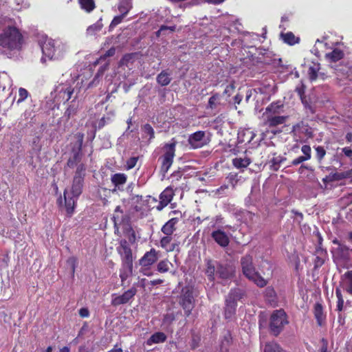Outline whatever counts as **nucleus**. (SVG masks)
<instances>
[{"instance_id": "f257e3e1", "label": "nucleus", "mask_w": 352, "mask_h": 352, "mask_svg": "<svg viewBox=\"0 0 352 352\" xmlns=\"http://www.w3.org/2000/svg\"><path fill=\"white\" fill-rule=\"evenodd\" d=\"M84 170L82 166L78 168L71 189H65L64 191L65 207L67 214L69 217L74 214L76 201L82 192L83 177L80 172Z\"/></svg>"}, {"instance_id": "f03ea898", "label": "nucleus", "mask_w": 352, "mask_h": 352, "mask_svg": "<svg viewBox=\"0 0 352 352\" xmlns=\"http://www.w3.org/2000/svg\"><path fill=\"white\" fill-rule=\"evenodd\" d=\"M23 43V37L19 30L14 27L9 26L0 34V46L3 52H18L21 50Z\"/></svg>"}, {"instance_id": "7ed1b4c3", "label": "nucleus", "mask_w": 352, "mask_h": 352, "mask_svg": "<svg viewBox=\"0 0 352 352\" xmlns=\"http://www.w3.org/2000/svg\"><path fill=\"white\" fill-rule=\"evenodd\" d=\"M241 264L243 274L249 280L261 287L266 285L267 281L255 271L252 264V257L250 255H245L242 257Z\"/></svg>"}, {"instance_id": "20e7f679", "label": "nucleus", "mask_w": 352, "mask_h": 352, "mask_svg": "<svg viewBox=\"0 0 352 352\" xmlns=\"http://www.w3.org/2000/svg\"><path fill=\"white\" fill-rule=\"evenodd\" d=\"M287 324V315L283 309L273 311L270 320V329L273 335L276 336L279 335L284 327Z\"/></svg>"}, {"instance_id": "39448f33", "label": "nucleus", "mask_w": 352, "mask_h": 352, "mask_svg": "<svg viewBox=\"0 0 352 352\" xmlns=\"http://www.w3.org/2000/svg\"><path fill=\"white\" fill-rule=\"evenodd\" d=\"M244 294L240 289H234L228 294L226 300L225 317L232 319L235 314L236 302L243 297Z\"/></svg>"}, {"instance_id": "423d86ee", "label": "nucleus", "mask_w": 352, "mask_h": 352, "mask_svg": "<svg viewBox=\"0 0 352 352\" xmlns=\"http://www.w3.org/2000/svg\"><path fill=\"white\" fill-rule=\"evenodd\" d=\"M74 93V88L68 82L61 83L56 87L54 94L57 102H65L71 99Z\"/></svg>"}, {"instance_id": "0eeeda50", "label": "nucleus", "mask_w": 352, "mask_h": 352, "mask_svg": "<svg viewBox=\"0 0 352 352\" xmlns=\"http://www.w3.org/2000/svg\"><path fill=\"white\" fill-rule=\"evenodd\" d=\"M176 141L173 139L172 142L166 144L164 146L165 153L162 157V169L167 172L171 166L175 157Z\"/></svg>"}, {"instance_id": "6e6552de", "label": "nucleus", "mask_w": 352, "mask_h": 352, "mask_svg": "<svg viewBox=\"0 0 352 352\" xmlns=\"http://www.w3.org/2000/svg\"><path fill=\"white\" fill-rule=\"evenodd\" d=\"M118 251L121 256L122 265L129 268V272L133 269V256L132 252L126 240L120 241V245L118 248Z\"/></svg>"}, {"instance_id": "1a4fd4ad", "label": "nucleus", "mask_w": 352, "mask_h": 352, "mask_svg": "<svg viewBox=\"0 0 352 352\" xmlns=\"http://www.w3.org/2000/svg\"><path fill=\"white\" fill-rule=\"evenodd\" d=\"M333 243L334 246L332 248L331 252L334 261L338 262L346 259L349 254V248L338 240H333Z\"/></svg>"}, {"instance_id": "9d476101", "label": "nucleus", "mask_w": 352, "mask_h": 352, "mask_svg": "<svg viewBox=\"0 0 352 352\" xmlns=\"http://www.w3.org/2000/svg\"><path fill=\"white\" fill-rule=\"evenodd\" d=\"M208 138L204 131H199L190 135L188 143L193 148H201L208 143Z\"/></svg>"}, {"instance_id": "9b49d317", "label": "nucleus", "mask_w": 352, "mask_h": 352, "mask_svg": "<svg viewBox=\"0 0 352 352\" xmlns=\"http://www.w3.org/2000/svg\"><path fill=\"white\" fill-rule=\"evenodd\" d=\"M157 259L158 252L152 248L150 251L146 252L140 259L139 264L141 267H151Z\"/></svg>"}, {"instance_id": "f8f14e48", "label": "nucleus", "mask_w": 352, "mask_h": 352, "mask_svg": "<svg viewBox=\"0 0 352 352\" xmlns=\"http://www.w3.org/2000/svg\"><path fill=\"white\" fill-rule=\"evenodd\" d=\"M137 290L132 287L125 292L123 294L113 298L111 303L113 305H120L128 302L136 294Z\"/></svg>"}, {"instance_id": "ddd939ff", "label": "nucleus", "mask_w": 352, "mask_h": 352, "mask_svg": "<svg viewBox=\"0 0 352 352\" xmlns=\"http://www.w3.org/2000/svg\"><path fill=\"white\" fill-rule=\"evenodd\" d=\"M174 196L173 190L171 188H166L160 196V203L157 206L158 210H162L172 200Z\"/></svg>"}, {"instance_id": "4468645a", "label": "nucleus", "mask_w": 352, "mask_h": 352, "mask_svg": "<svg viewBox=\"0 0 352 352\" xmlns=\"http://www.w3.org/2000/svg\"><path fill=\"white\" fill-rule=\"evenodd\" d=\"M53 51V59H58L62 58L69 50V46L67 43L60 40H55Z\"/></svg>"}, {"instance_id": "2eb2a0df", "label": "nucleus", "mask_w": 352, "mask_h": 352, "mask_svg": "<svg viewBox=\"0 0 352 352\" xmlns=\"http://www.w3.org/2000/svg\"><path fill=\"white\" fill-rule=\"evenodd\" d=\"M55 44V40L46 38L41 45V47L43 55H45L50 59H53V50Z\"/></svg>"}, {"instance_id": "dca6fc26", "label": "nucleus", "mask_w": 352, "mask_h": 352, "mask_svg": "<svg viewBox=\"0 0 352 352\" xmlns=\"http://www.w3.org/2000/svg\"><path fill=\"white\" fill-rule=\"evenodd\" d=\"M182 305L187 316H189L194 307V300L192 292H186L182 298Z\"/></svg>"}, {"instance_id": "f3484780", "label": "nucleus", "mask_w": 352, "mask_h": 352, "mask_svg": "<svg viewBox=\"0 0 352 352\" xmlns=\"http://www.w3.org/2000/svg\"><path fill=\"white\" fill-rule=\"evenodd\" d=\"M265 124L270 127L277 126L285 122L287 117L279 115H269L265 116Z\"/></svg>"}, {"instance_id": "a211bd4d", "label": "nucleus", "mask_w": 352, "mask_h": 352, "mask_svg": "<svg viewBox=\"0 0 352 352\" xmlns=\"http://www.w3.org/2000/svg\"><path fill=\"white\" fill-rule=\"evenodd\" d=\"M213 239L221 247H226L230 242L229 237L222 230H218L212 233Z\"/></svg>"}, {"instance_id": "6ab92c4d", "label": "nucleus", "mask_w": 352, "mask_h": 352, "mask_svg": "<svg viewBox=\"0 0 352 352\" xmlns=\"http://www.w3.org/2000/svg\"><path fill=\"white\" fill-rule=\"evenodd\" d=\"M283 105L280 102L271 103L263 113L264 116L269 115H279L283 111Z\"/></svg>"}, {"instance_id": "aec40b11", "label": "nucleus", "mask_w": 352, "mask_h": 352, "mask_svg": "<svg viewBox=\"0 0 352 352\" xmlns=\"http://www.w3.org/2000/svg\"><path fill=\"white\" fill-rule=\"evenodd\" d=\"M172 237L170 235H166L161 239L160 245L162 248L166 250L167 252H173L176 248H177L178 245L175 243H171Z\"/></svg>"}, {"instance_id": "412c9836", "label": "nucleus", "mask_w": 352, "mask_h": 352, "mask_svg": "<svg viewBox=\"0 0 352 352\" xmlns=\"http://www.w3.org/2000/svg\"><path fill=\"white\" fill-rule=\"evenodd\" d=\"M178 222L177 218H172L168 221L162 228V232L166 235H170L175 230V226Z\"/></svg>"}, {"instance_id": "4be33fe9", "label": "nucleus", "mask_w": 352, "mask_h": 352, "mask_svg": "<svg viewBox=\"0 0 352 352\" xmlns=\"http://www.w3.org/2000/svg\"><path fill=\"white\" fill-rule=\"evenodd\" d=\"M342 282L344 289L352 295V270L344 274Z\"/></svg>"}, {"instance_id": "5701e85b", "label": "nucleus", "mask_w": 352, "mask_h": 352, "mask_svg": "<svg viewBox=\"0 0 352 352\" xmlns=\"http://www.w3.org/2000/svg\"><path fill=\"white\" fill-rule=\"evenodd\" d=\"M166 339V336L162 332H157L153 334L149 339L147 340L146 344L149 346L153 344H159L164 342Z\"/></svg>"}, {"instance_id": "b1692460", "label": "nucleus", "mask_w": 352, "mask_h": 352, "mask_svg": "<svg viewBox=\"0 0 352 352\" xmlns=\"http://www.w3.org/2000/svg\"><path fill=\"white\" fill-rule=\"evenodd\" d=\"M344 53L342 50L335 48L331 52L327 53L325 56L327 60L331 62H336L343 58Z\"/></svg>"}, {"instance_id": "393cba45", "label": "nucleus", "mask_w": 352, "mask_h": 352, "mask_svg": "<svg viewBox=\"0 0 352 352\" xmlns=\"http://www.w3.org/2000/svg\"><path fill=\"white\" fill-rule=\"evenodd\" d=\"M280 37L282 38L284 43L290 45H295L300 41V38L295 36V35L291 32L281 33Z\"/></svg>"}, {"instance_id": "a878e982", "label": "nucleus", "mask_w": 352, "mask_h": 352, "mask_svg": "<svg viewBox=\"0 0 352 352\" xmlns=\"http://www.w3.org/2000/svg\"><path fill=\"white\" fill-rule=\"evenodd\" d=\"M132 7V0H120L118 6L119 12L124 15H126Z\"/></svg>"}, {"instance_id": "bb28decb", "label": "nucleus", "mask_w": 352, "mask_h": 352, "mask_svg": "<svg viewBox=\"0 0 352 352\" xmlns=\"http://www.w3.org/2000/svg\"><path fill=\"white\" fill-rule=\"evenodd\" d=\"M103 27L102 19H99L96 23L89 25L87 29L88 36H96L100 32Z\"/></svg>"}, {"instance_id": "cd10ccee", "label": "nucleus", "mask_w": 352, "mask_h": 352, "mask_svg": "<svg viewBox=\"0 0 352 352\" xmlns=\"http://www.w3.org/2000/svg\"><path fill=\"white\" fill-rule=\"evenodd\" d=\"M0 76L1 90L4 91L6 89L12 86V80L10 76L6 72H0Z\"/></svg>"}, {"instance_id": "c85d7f7f", "label": "nucleus", "mask_w": 352, "mask_h": 352, "mask_svg": "<svg viewBox=\"0 0 352 352\" xmlns=\"http://www.w3.org/2000/svg\"><path fill=\"white\" fill-rule=\"evenodd\" d=\"M233 270L231 267H223L219 265L217 270V275H219L220 278L226 279L232 276Z\"/></svg>"}, {"instance_id": "c756f323", "label": "nucleus", "mask_w": 352, "mask_h": 352, "mask_svg": "<svg viewBox=\"0 0 352 352\" xmlns=\"http://www.w3.org/2000/svg\"><path fill=\"white\" fill-rule=\"evenodd\" d=\"M264 352H285L280 346L275 342H267L263 346Z\"/></svg>"}, {"instance_id": "7c9ffc66", "label": "nucleus", "mask_w": 352, "mask_h": 352, "mask_svg": "<svg viewBox=\"0 0 352 352\" xmlns=\"http://www.w3.org/2000/svg\"><path fill=\"white\" fill-rule=\"evenodd\" d=\"M320 70V64L318 63L312 62L309 67L308 74L311 80H314L318 77Z\"/></svg>"}, {"instance_id": "2f4dec72", "label": "nucleus", "mask_w": 352, "mask_h": 352, "mask_svg": "<svg viewBox=\"0 0 352 352\" xmlns=\"http://www.w3.org/2000/svg\"><path fill=\"white\" fill-rule=\"evenodd\" d=\"M314 316L317 320L318 324L321 325L324 319V316L323 314L322 307L319 303L316 304L314 306Z\"/></svg>"}, {"instance_id": "473e14b6", "label": "nucleus", "mask_w": 352, "mask_h": 352, "mask_svg": "<svg viewBox=\"0 0 352 352\" xmlns=\"http://www.w3.org/2000/svg\"><path fill=\"white\" fill-rule=\"evenodd\" d=\"M233 165L237 168H246L250 163L247 157H236L232 160Z\"/></svg>"}, {"instance_id": "72a5a7b5", "label": "nucleus", "mask_w": 352, "mask_h": 352, "mask_svg": "<svg viewBox=\"0 0 352 352\" xmlns=\"http://www.w3.org/2000/svg\"><path fill=\"white\" fill-rule=\"evenodd\" d=\"M80 7L87 12H91L95 8L94 0H79Z\"/></svg>"}, {"instance_id": "f704fd0d", "label": "nucleus", "mask_w": 352, "mask_h": 352, "mask_svg": "<svg viewBox=\"0 0 352 352\" xmlns=\"http://www.w3.org/2000/svg\"><path fill=\"white\" fill-rule=\"evenodd\" d=\"M126 181V177L123 173H117L112 176L111 182L116 186L124 184Z\"/></svg>"}, {"instance_id": "c9c22d12", "label": "nucleus", "mask_w": 352, "mask_h": 352, "mask_svg": "<svg viewBox=\"0 0 352 352\" xmlns=\"http://www.w3.org/2000/svg\"><path fill=\"white\" fill-rule=\"evenodd\" d=\"M170 265L172 264L168 260H162L158 263L157 270L160 273H166L169 270Z\"/></svg>"}, {"instance_id": "e433bc0d", "label": "nucleus", "mask_w": 352, "mask_h": 352, "mask_svg": "<svg viewBox=\"0 0 352 352\" xmlns=\"http://www.w3.org/2000/svg\"><path fill=\"white\" fill-rule=\"evenodd\" d=\"M215 273L217 274L215 263L212 261H208L207 262L206 274L210 280L214 279Z\"/></svg>"}, {"instance_id": "4c0bfd02", "label": "nucleus", "mask_w": 352, "mask_h": 352, "mask_svg": "<svg viewBox=\"0 0 352 352\" xmlns=\"http://www.w3.org/2000/svg\"><path fill=\"white\" fill-rule=\"evenodd\" d=\"M157 80L160 85L165 86L169 84L170 78L166 72H162L157 76Z\"/></svg>"}, {"instance_id": "58836bf2", "label": "nucleus", "mask_w": 352, "mask_h": 352, "mask_svg": "<svg viewBox=\"0 0 352 352\" xmlns=\"http://www.w3.org/2000/svg\"><path fill=\"white\" fill-rule=\"evenodd\" d=\"M118 212H120V214L123 213V212H122V210H121L120 206H117L116 208L115 211H114V214L113 216L115 227H117L118 225L120 224L121 217L120 215H118Z\"/></svg>"}, {"instance_id": "ea45409f", "label": "nucleus", "mask_w": 352, "mask_h": 352, "mask_svg": "<svg viewBox=\"0 0 352 352\" xmlns=\"http://www.w3.org/2000/svg\"><path fill=\"white\" fill-rule=\"evenodd\" d=\"M67 266L70 268L72 274L74 275L77 265L76 258L72 256L67 260Z\"/></svg>"}, {"instance_id": "a19ab883", "label": "nucleus", "mask_w": 352, "mask_h": 352, "mask_svg": "<svg viewBox=\"0 0 352 352\" xmlns=\"http://www.w3.org/2000/svg\"><path fill=\"white\" fill-rule=\"evenodd\" d=\"M126 16V15H124L123 13H120V15L116 16L113 19V20L110 24V28H113L116 27V25H118V24H120Z\"/></svg>"}, {"instance_id": "79ce46f5", "label": "nucleus", "mask_w": 352, "mask_h": 352, "mask_svg": "<svg viewBox=\"0 0 352 352\" xmlns=\"http://www.w3.org/2000/svg\"><path fill=\"white\" fill-rule=\"evenodd\" d=\"M301 151L304 154L303 157L306 160H309L311 158V149L309 145H303L301 148Z\"/></svg>"}, {"instance_id": "37998d69", "label": "nucleus", "mask_w": 352, "mask_h": 352, "mask_svg": "<svg viewBox=\"0 0 352 352\" xmlns=\"http://www.w3.org/2000/svg\"><path fill=\"white\" fill-rule=\"evenodd\" d=\"M142 129H143V131L144 132V133L149 135L150 140L154 138V133H155L154 130L150 124H144Z\"/></svg>"}, {"instance_id": "c03bdc74", "label": "nucleus", "mask_w": 352, "mask_h": 352, "mask_svg": "<svg viewBox=\"0 0 352 352\" xmlns=\"http://www.w3.org/2000/svg\"><path fill=\"white\" fill-rule=\"evenodd\" d=\"M28 96V91L24 88H20L19 90V99L17 100V103H20L25 100Z\"/></svg>"}, {"instance_id": "a18cd8bd", "label": "nucleus", "mask_w": 352, "mask_h": 352, "mask_svg": "<svg viewBox=\"0 0 352 352\" xmlns=\"http://www.w3.org/2000/svg\"><path fill=\"white\" fill-rule=\"evenodd\" d=\"M132 273L131 272H129V268L126 266L122 265V270L120 271V277L121 278L122 282L126 280L129 276Z\"/></svg>"}, {"instance_id": "49530a36", "label": "nucleus", "mask_w": 352, "mask_h": 352, "mask_svg": "<svg viewBox=\"0 0 352 352\" xmlns=\"http://www.w3.org/2000/svg\"><path fill=\"white\" fill-rule=\"evenodd\" d=\"M316 157L318 160H322L326 154V151L322 146H318L316 148Z\"/></svg>"}, {"instance_id": "de8ad7c7", "label": "nucleus", "mask_w": 352, "mask_h": 352, "mask_svg": "<svg viewBox=\"0 0 352 352\" xmlns=\"http://www.w3.org/2000/svg\"><path fill=\"white\" fill-rule=\"evenodd\" d=\"M138 158L136 157H133L129 158L126 161V169L129 170V169L134 168L138 162Z\"/></svg>"}, {"instance_id": "09e8293b", "label": "nucleus", "mask_w": 352, "mask_h": 352, "mask_svg": "<svg viewBox=\"0 0 352 352\" xmlns=\"http://www.w3.org/2000/svg\"><path fill=\"white\" fill-rule=\"evenodd\" d=\"M140 272L146 276H153V273L151 271L150 267H141L140 270Z\"/></svg>"}, {"instance_id": "8fccbe9b", "label": "nucleus", "mask_w": 352, "mask_h": 352, "mask_svg": "<svg viewBox=\"0 0 352 352\" xmlns=\"http://www.w3.org/2000/svg\"><path fill=\"white\" fill-rule=\"evenodd\" d=\"M175 320L174 315L173 314H166L163 320L164 323L170 324Z\"/></svg>"}, {"instance_id": "3c124183", "label": "nucleus", "mask_w": 352, "mask_h": 352, "mask_svg": "<svg viewBox=\"0 0 352 352\" xmlns=\"http://www.w3.org/2000/svg\"><path fill=\"white\" fill-rule=\"evenodd\" d=\"M234 88L235 87L233 83L230 84L226 87L224 94L230 96L233 93Z\"/></svg>"}, {"instance_id": "603ef678", "label": "nucleus", "mask_w": 352, "mask_h": 352, "mask_svg": "<svg viewBox=\"0 0 352 352\" xmlns=\"http://www.w3.org/2000/svg\"><path fill=\"white\" fill-rule=\"evenodd\" d=\"M175 26L168 27L165 25H162L160 29L157 32L158 36H160L164 30H169L170 32L174 31Z\"/></svg>"}, {"instance_id": "864d4df0", "label": "nucleus", "mask_w": 352, "mask_h": 352, "mask_svg": "<svg viewBox=\"0 0 352 352\" xmlns=\"http://www.w3.org/2000/svg\"><path fill=\"white\" fill-rule=\"evenodd\" d=\"M79 314L82 318H87L89 315V311L87 308H81L79 311Z\"/></svg>"}, {"instance_id": "5fc2aeb1", "label": "nucleus", "mask_w": 352, "mask_h": 352, "mask_svg": "<svg viewBox=\"0 0 352 352\" xmlns=\"http://www.w3.org/2000/svg\"><path fill=\"white\" fill-rule=\"evenodd\" d=\"M305 161H307V160L304 158V157H303V156H300V157H297V158L294 159V160L292 161V164L293 165L296 166V165H298L299 164H300V163H302V162H305Z\"/></svg>"}, {"instance_id": "6e6d98bb", "label": "nucleus", "mask_w": 352, "mask_h": 352, "mask_svg": "<svg viewBox=\"0 0 352 352\" xmlns=\"http://www.w3.org/2000/svg\"><path fill=\"white\" fill-rule=\"evenodd\" d=\"M217 98L218 97L216 96H213L210 98L208 104L211 108H213L215 106Z\"/></svg>"}, {"instance_id": "4d7b16f0", "label": "nucleus", "mask_w": 352, "mask_h": 352, "mask_svg": "<svg viewBox=\"0 0 352 352\" xmlns=\"http://www.w3.org/2000/svg\"><path fill=\"white\" fill-rule=\"evenodd\" d=\"M342 151L346 157L352 156V149H351L349 147H344L342 149Z\"/></svg>"}, {"instance_id": "13d9d810", "label": "nucleus", "mask_w": 352, "mask_h": 352, "mask_svg": "<svg viewBox=\"0 0 352 352\" xmlns=\"http://www.w3.org/2000/svg\"><path fill=\"white\" fill-rule=\"evenodd\" d=\"M245 135H247L248 136V139L247 140L248 142H251L254 137V135L253 134L252 131L250 130H246L245 131Z\"/></svg>"}, {"instance_id": "bf43d9fd", "label": "nucleus", "mask_w": 352, "mask_h": 352, "mask_svg": "<svg viewBox=\"0 0 352 352\" xmlns=\"http://www.w3.org/2000/svg\"><path fill=\"white\" fill-rule=\"evenodd\" d=\"M76 137L78 138V144H79V148H80V147H81V146L82 144L84 135L82 133H78L76 134Z\"/></svg>"}, {"instance_id": "052dcab7", "label": "nucleus", "mask_w": 352, "mask_h": 352, "mask_svg": "<svg viewBox=\"0 0 352 352\" xmlns=\"http://www.w3.org/2000/svg\"><path fill=\"white\" fill-rule=\"evenodd\" d=\"M343 305H344V300H338L337 309L340 311H342L343 309Z\"/></svg>"}, {"instance_id": "680f3d73", "label": "nucleus", "mask_w": 352, "mask_h": 352, "mask_svg": "<svg viewBox=\"0 0 352 352\" xmlns=\"http://www.w3.org/2000/svg\"><path fill=\"white\" fill-rule=\"evenodd\" d=\"M336 297L338 298V300H343L342 292H341V290L340 289L337 288L336 289Z\"/></svg>"}, {"instance_id": "e2e57ef3", "label": "nucleus", "mask_w": 352, "mask_h": 352, "mask_svg": "<svg viewBox=\"0 0 352 352\" xmlns=\"http://www.w3.org/2000/svg\"><path fill=\"white\" fill-rule=\"evenodd\" d=\"M107 352H123V351L121 347L118 346V345L116 344V345H115L113 349H111L110 351H109Z\"/></svg>"}, {"instance_id": "0e129e2a", "label": "nucleus", "mask_w": 352, "mask_h": 352, "mask_svg": "<svg viewBox=\"0 0 352 352\" xmlns=\"http://www.w3.org/2000/svg\"><path fill=\"white\" fill-rule=\"evenodd\" d=\"M243 98V96L237 94L234 96V102L236 104H240Z\"/></svg>"}, {"instance_id": "69168bd1", "label": "nucleus", "mask_w": 352, "mask_h": 352, "mask_svg": "<svg viewBox=\"0 0 352 352\" xmlns=\"http://www.w3.org/2000/svg\"><path fill=\"white\" fill-rule=\"evenodd\" d=\"M162 283H163V280H162V279H156V280L150 281V284L151 285H155L161 284Z\"/></svg>"}, {"instance_id": "338daca9", "label": "nucleus", "mask_w": 352, "mask_h": 352, "mask_svg": "<svg viewBox=\"0 0 352 352\" xmlns=\"http://www.w3.org/2000/svg\"><path fill=\"white\" fill-rule=\"evenodd\" d=\"M74 111H75V109H72L71 107H69L66 111H65V114L69 117L71 116L73 113H74Z\"/></svg>"}, {"instance_id": "774afa93", "label": "nucleus", "mask_w": 352, "mask_h": 352, "mask_svg": "<svg viewBox=\"0 0 352 352\" xmlns=\"http://www.w3.org/2000/svg\"><path fill=\"white\" fill-rule=\"evenodd\" d=\"M78 352H90L88 347L85 346H80L78 349Z\"/></svg>"}]
</instances>
